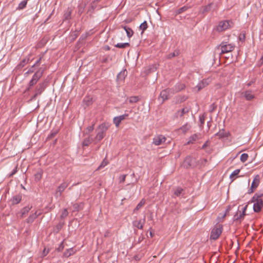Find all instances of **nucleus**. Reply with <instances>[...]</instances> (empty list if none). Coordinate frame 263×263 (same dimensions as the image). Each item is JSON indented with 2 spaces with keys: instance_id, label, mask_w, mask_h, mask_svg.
<instances>
[{
  "instance_id": "f03ea898",
  "label": "nucleus",
  "mask_w": 263,
  "mask_h": 263,
  "mask_svg": "<svg viewBox=\"0 0 263 263\" xmlns=\"http://www.w3.org/2000/svg\"><path fill=\"white\" fill-rule=\"evenodd\" d=\"M234 48L235 46L233 44L228 43L226 42H222L217 47V49H220V54H224L232 51Z\"/></svg>"
},
{
  "instance_id": "09e8293b",
  "label": "nucleus",
  "mask_w": 263,
  "mask_h": 263,
  "mask_svg": "<svg viewBox=\"0 0 263 263\" xmlns=\"http://www.w3.org/2000/svg\"><path fill=\"white\" fill-rule=\"evenodd\" d=\"M217 108V105L215 103L212 104L209 107V111L210 112H213Z\"/></svg>"
},
{
  "instance_id": "603ef678",
  "label": "nucleus",
  "mask_w": 263,
  "mask_h": 263,
  "mask_svg": "<svg viewBox=\"0 0 263 263\" xmlns=\"http://www.w3.org/2000/svg\"><path fill=\"white\" fill-rule=\"evenodd\" d=\"M199 120H200V126H202L204 124V120H205V117L204 115H202V116H200V117H199Z\"/></svg>"
},
{
  "instance_id": "6ab92c4d",
  "label": "nucleus",
  "mask_w": 263,
  "mask_h": 263,
  "mask_svg": "<svg viewBox=\"0 0 263 263\" xmlns=\"http://www.w3.org/2000/svg\"><path fill=\"white\" fill-rule=\"evenodd\" d=\"M145 218L142 220H135L133 222V226L136 227L139 229L142 230L143 228V226L145 223Z\"/></svg>"
},
{
  "instance_id": "bf43d9fd",
  "label": "nucleus",
  "mask_w": 263,
  "mask_h": 263,
  "mask_svg": "<svg viewBox=\"0 0 263 263\" xmlns=\"http://www.w3.org/2000/svg\"><path fill=\"white\" fill-rule=\"evenodd\" d=\"M57 133V132L51 133L50 135L48 136V138H51L54 137L56 135Z\"/></svg>"
},
{
  "instance_id": "864d4df0",
  "label": "nucleus",
  "mask_w": 263,
  "mask_h": 263,
  "mask_svg": "<svg viewBox=\"0 0 263 263\" xmlns=\"http://www.w3.org/2000/svg\"><path fill=\"white\" fill-rule=\"evenodd\" d=\"M37 82V81H36V80H35L32 78L29 83V87L33 86V85L36 84Z\"/></svg>"
},
{
  "instance_id": "79ce46f5",
  "label": "nucleus",
  "mask_w": 263,
  "mask_h": 263,
  "mask_svg": "<svg viewBox=\"0 0 263 263\" xmlns=\"http://www.w3.org/2000/svg\"><path fill=\"white\" fill-rule=\"evenodd\" d=\"M126 32V34H127V36L130 38L131 37L133 34H134V31L133 30H132V28L128 27V28H127V29H126L125 30Z\"/></svg>"
},
{
  "instance_id": "423d86ee",
  "label": "nucleus",
  "mask_w": 263,
  "mask_h": 263,
  "mask_svg": "<svg viewBox=\"0 0 263 263\" xmlns=\"http://www.w3.org/2000/svg\"><path fill=\"white\" fill-rule=\"evenodd\" d=\"M196 165V159L191 156L186 157L182 164L183 166L186 168H193Z\"/></svg>"
},
{
  "instance_id": "3c124183",
  "label": "nucleus",
  "mask_w": 263,
  "mask_h": 263,
  "mask_svg": "<svg viewBox=\"0 0 263 263\" xmlns=\"http://www.w3.org/2000/svg\"><path fill=\"white\" fill-rule=\"evenodd\" d=\"M28 61H29V59H25L23 60L21 62V63L20 64V66L22 67L25 66V65L28 62Z\"/></svg>"
},
{
  "instance_id": "58836bf2",
  "label": "nucleus",
  "mask_w": 263,
  "mask_h": 263,
  "mask_svg": "<svg viewBox=\"0 0 263 263\" xmlns=\"http://www.w3.org/2000/svg\"><path fill=\"white\" fill-rule=\"evenodd\" d=\"M95 123H93L91 125L88 126L85 130V134L89 135L94 129Z\"/></svg>"
},
{
  "instance_id": "052dcab7",
  "label": "nucleus",
  "mask_w": 263,
  "mask_h": 263,
  "mask_svg": "<svg viewBox=\"0 0 263 263\" xmlns=\"http://www.w3.org/2000/svg\"><path fill=\"white\" fill-rule=\"evenodd\" d=\"M33 67H32V66L31 67V68L30 69H29L27 72H26V74H29V73H31L32 72H33V70L32 69Z\"/></svg>"
},
{
  "instance_id": "f3484780",
  "label": "nucleus",
  "mask_w": 263,
  "mask_h": 263,
  "mask_svg": "<svg viewBox=\"0 0 263 263\" xmlns=\"http://www.w3.org/2000/svg\"><path fill=\"white\" fill-rule=\"evenodd\" d=\"M185 88V85L183 84H177L174 87L171 88L172 93H175L179 92Z\"/></svg>"
},
{
  "instance_id": "2f4dec72",
  "label": "nucleus",
  "mask_w": 263,
  "mask_h": 263,
  "mask_svg": "<svg viewBox=\"0 0 263 263\" xmlns=\"http://www.w3.org/2000/svg\"><path fill=\"white\" fill-rule=\"evenodd\" d=\"M72 10L70 8H68L64 13V18L65 20H70L71 18Z\"/></svg>"
},
{
  "instance_id": "5701e85b",
  "label": "nucleus",
  "mask_w": 263,
  "mask_h": 263,
  "mask_svg": "<svg viewBox=\"0 0 263 263\" xmlns=\"http://www.w3.org/2000/svg\"><path fill=\"white\" fill-rule=\"evenodd\" d=\"M22 195L18 194L13 196L11 199V201L13 204H16L19 203L22 200Z\"/></svg>"
},
{
  "instance_id": "338daca9",
  "label": "nucleus",
  "mask_w": 263,
  "mask_h": 263,
  "mask_svg": "<svg viewBox=\"0 0 263 263\" xmlns=\"http://www.w3.org/2000/svg\"><path fill=\"white\" fill-rule=\"evenodd\" d=\"M253 83V82H252V81H251V82H249V83H248V84H247V86H248V87L252 85V84Z\"/></svg>"
},
{
  "instance_id": "4be33fe9",
  "label": "nucleus",
  "mask_w": 263,
  "mask_h": 263,
  "mask_svg": "<svg viewBox=\"0 0 263 263\" xmlns=\"http://www.w3.org/2000/svg\"><path fill=\"white\" fill-rule=\"evenodd\" d=\"M199 135L195 134L191 136L190 137L189 139L188 142L185 144V145H189L190 144L193 143L195 141H196L197 139H199Z\"/></svg>"
},
{
  "instance_id": "5fc2aeb1",
  "label": "nucleus",
  "mask_w": 263,
  "mask_h": 263,
  "mask_svg": "<svg viewBox=\"0 0 263 263\" xmlns=\"http://www.w3.org/2000/svg\"><path fill=\"white\" fill-rule=\"evenodd\" d=\"M231 205H229L226 210V212H225V213L223 215V218L225 216H227L228 215V213H229V212L231 211Z\"/></svg>"
},
{
  "instance_id": "aec40b11",
  "label": "nucleus",
  "mask_w": 263,
  "mask_h": 263,
  "mask_svg": "<svg viewBox=\"0 0 263 263\" xmlns=\"http://www.w3.org/2000/svg\"><path fill=\"white\" fill-rule=\"evenodd\" d=\"M44 69L40 68L33 76L32 79L38 81L39 79L42 77Z\"/></svg>"
},
{
  "instance_id": "49530a36",
  "label": "nucleus",
  "mask_w": 263,
  "mask_h": 263,
  "mask_svg": "<svg viewBox=\"0 0 263 263\" xmlns=\"http://www.w3.org/2000/svg\"><path fill=\"white\" fill-rule=\"evenodd\" d=\"M44 53H42L41 54H40L39 59L36 61L35 64L32 66V67H34L35 65H39L40 64L41 61L42 59L43 58V57H44Z\"/></svg>"
},
{
  "instance_id": "6e6d98bb",
  "label": "nucleus",
  "mask_w": 263,
  "mask_h": 263,
  "mask_svg": "<svg viewBox=\"0 0 263 263\" xmlns=\"http://www.w3.org/2000/svg\"><path fill=\"white\" fill-rule=\"evenodd\" d=\"M64 248L63 241H62L59 245V247L57 249L58 251L61 252L62 251Z\"/></svg>"
},
{
  "instance_id": "4d7b16f0",
  "label": "nucleus",
  "mask_w": 263,
  "mask_h": 263,
  "mask_svg": "<svg viewBox=\"0 0 263 263\" xmlns=\"http://www.w3.org/2000/svg\"><path fill=\"white\" fill-rule=\"evenodd\" d=\"M245 33H240L239 36V39L241 42H244L245 40Z\"/></svg>"
},
{
  "instance_id": "0e129e2a",
  "label": "nucleus",
  "mask_w": 263,
  "mask_h": 263,
  "mask_svg": "<svg viewBox=\"0 0 263 263\" xmlns=\"http://www.w3.org/2000/svg\"><path fill=\"white\" fill-rule=\"evenodd\" d=\"M48 253V251L44 249L43 252V255L46 256Z\"/></svg>"
},
{
  "instance_id": "7c9ffc66",
  "label": "nucleus",
  "mask_w": 263,
  "mask_h": 263,
  "mask_svg": "<svg viewBox=\"0 0 263 263\" xmlns=\"http://www.w3.org/2000/svg\"><path fill=\"white\" fill-rule=\"evenodd\" d=\"M240 170L237 169L233 171L230 176L231 181H233L236 178V176L240 173Z\"/></svg>"
},
{
  "instance_id": "9d476101",
  "label": "nucleus",
  "mask_w": 263,
  "mask_h": 263,
  "mask_svg": "<svg viewBox=\"0 0 263 263\" xmlns=\"http://www.w3.org/2000/svg\"><path fill=\"white\" fill-rule=\"evenodd\" d=\"M252 202H254V211L255 212H259L263 207V200L261 199H253V197H252Z\"/></svg>"
},
{
  "instance_id": "4c0bfd02",
  "label": "nucleus",
  "mask_w": 263,
  "mask_h": 263,
  "mask_svg": "<svg viewBox=\"0 0 263 263\" xmlns=\"http://www.w3.org/2000/svg\"><path fill=\"white\" fill-rule=\"evenodd\" d=\"M191 128V126L190 124L186 123L185 125H183L180 128V130L183 133H185L187 131H188Z\"/></svg>"
},
{
  "instance_id": "f8f14e48",
  "label": "nucleus",
  "mask_w": 263,
  "mask_h": 263,
  "mask_svg": "<svg viewBox=\"0 0 263 263\" xmlns=\"http://www.w3.org/2000/svg\"><path fill=\"white\" fill-rule=\"evenodd\" d=\"M170 93H172L171 88H167L161 91L159 97L162 99V102L168 99Z\"/></svg>"
},
{
  "instance_id": "7ed1b4c3",
  "label": "nucleus",
  "mask_w": 263,
  "mask_h": 263,
  "mask_svg": "<svg viewBox=\"0 0 263 263\" xmlns=\"http://www.w3.org/2000/svg\"><path fill=\"white\" fill-rule=\"evenodd\" d=\"M222 230V225L220 224H216L211 231L210 239L215 240L217 239L221 234Z\"/></svg>"
},
{
  "instance_id": "774afa93",
  "label": "nucleus",
  "mask_w": 263,
  "mask_h": 263,
  "mask_svg": "<svg viewBox=\"0 0 263 263\" xmlns=\"http://www.w3.org/2000/svg\"><path fill=\"white\" fill-rule=\"evenodd\" d=\"M121 27L123 28L125 30V31L126 30V29H127V28H128V27L125 26H121Z\"/></svg>"
},
{
  "instance_id": "4468645a",
  "label": "nucleus",
  "mask_w": 263,
  "mask_h": 263,
  "mask_svg": "<svg viewBox=\"0 0 263 263\" xmlns=\"http://www.w3.org/2000/svg\"><path fill=\"white\" fill-rule=\"evenodd\" d=\"M211 82V79L210 78H207L205 79H203L202 81L200 82L196 87L198 88V91H200L206 86H208Z\"/></svg>"
},
{
  "instance_id": "680f3d73",
  "label": "nucleus",
  "mask_w": 263,
  "mask_h": 263,
  "mask_svg": "<svg viewBox=\"0 0 263 263\" xmlns=\"http://www.w3.org/2000/svg\"><path fill=\"white\" fill-rule=\"evenodd\" d=\"M208 143H209V141H207L202 146L201 148L202 149H204L205 148V147L208 146Z\"/></svg>"
},
{
  "instance_id": "c03bdc74",
  "label": "nucleus",
  "mask_w": 263,
  "mask_h": 263,
  "mask_svg": "<svg viewBox=\"0 0 263 263\" xmlns=\"http://www.w3.org/2000/svg\"><path fill=\"white\" fill-rule=\"evenodd\" d=\"M248 155L246 153H243L242 154H241V156H240V160L242 162H246L248 158Z\"/></svg>"
},
{
  "instance_id": "393cba45",
  "label": "nucleus",
  "mask_w": 263,
  "mask_h": 263,
  "mask_svg": "<svg viewBox=\"0 0 263 263\" xmlns=\"http://www.w3.org/2000/svg\"><path fill=\"white\" fill-rule=\"evenodd\" d=\"M93 141L95 142L94 139L93 138H91L90 136H89L88 137L85 138L83 140V141L82 142V145H83V146H87Z\"/></svg>"
},
{
  "instance_id": "1a4fd4ad",
  "label": "nucleus",
  "mask_w": 263,
  "mask_h": 263,
  "mask_svg": "<svg viewBox=\"0 0 263 263\" xmlns=\"http://www.w3.org/2000/svg\"><path fill=\"white\" fill-rule=\"evenodd\" d=\"M260 177L259 175H256L253 180L250 189L249 190V194L254 192V191L258 187L260 183Z\"/></svg>"
},
{
  "instance_id": "0eeeda50",
  "label": "nucleus",
  "mask_w": 263,
  "mask_h": 263,
  "mask_svg": "<svg viewBox=\"0 0 263 263\" xmlns=\"http://www.w3.org/2000/svg\"><path fill=\"white\" fill-rule=\"evenodd\" d=\"M69 184V182L68 181H63L58 186L55 193V196L57 197H61L63 192L68 187Z\"/></svg>"
},
{
  "instance_id": "412c9836",
  "label": "nucleus",
  "mask_w": 263,
  "mask_h": 263,
  "mask_svg": "<svg viewBox=\"0 0 263 263\" xmlns=\"http://www.w3.org/2000/svg\"><path fill=\"white\" fill-rule=\"evenodd\" d=\"M215 136H218L219 139L228 137L229 133L225 132L224 129L220 130L219 132L215 134Z\"/></svg>"
},
{
  "instance_id": "a18cd8bd",
  "label": "nucleus",
  "mask_w": 263,
  "mask_h": 263,
  "mask_svg": "<svg viewBox=\"0 0 263 263\" xmlns=\"http://www.w3.org/2000/svg\"><path fill=\"white\" fill-rule=\"evenodd\" d=\"M179 54V51H175L173 53H171L167 55V58L168 59H171L173 57H175L177 56Z\"/></svg>"
},
{
  "instance_id": "37998d69",
  "label": "nucleus",
  "mask_w": 263,
  "mask_h": 263,
  "mask_svg": "<svg viewBox=\"0 0 263 263\" xmlns=\"http://www.w3.org/2000/svg\"><path fill=\"white\" fill-rule=\"evenodd\" d=\"M108 164V161L105 159L103 160V161L101 162V164L99 165V166L98 167L97 170H100L102 168L105 167L106 165H107Z\"/></svg>"
},
{
  "instance_id": "2eb2a0df",
  "label": "nucleus",
  "mask_w": 263,
  "mask_h": 263,
  "mask_svg": "<svg viewBox=\"0 0 263 263\" xmlns=\"http://www.w3.org/2000/svg\"><path fill=\"white\" fill-rule=\"evenodd\" d=\"M241 97H244L247 101H251L255 98V96L252 93L251 90H247L242 92Z\"/></svg>"
},
{
  "instance_id": "20e7f679",
  "label": "nucleus",
  "mask_w": 263,
  "mask_h": 263,
  "mask_svg": "<svg viewBox=\"0 0 263 263\" xmlns=\"http://www.w3.org/2000/svg\"><path fill=\"white\" fill-rule=\"evenodd\" d=\"M233 25L234 23L232 21H222L219 23L216 29L218 31L221 32L233 27Z\"/></svg>"
},
{
  "instance_id": "8fccbe9b",
  "label": "nucleus",
  "mask_w": 263,
  "mask_h": 263,
  "mask_svg": "<svg viewBox=\"0 0 263 263\" xmlns=\"http://www.w3.org/2000/svg\"><path fill=\"white\" fill-rule=\"evenodd\" d=\"M68 212L67 209H65L62 213V214L61 215V218L62 219H64L68 215Z\"/></svg>"
},
{
  "instance_id": "9b49d317",
  "label": "nucleus",
  "mask_w": 263,
  "mask_h": 263,
  "mask_svg": "<svg viewBox=\"0 0 263 263\" xmlns=\"http://www.w3.org/2000/svg\"><path fill=\"white\" fill-rule=\"evenodd\" d=\"M166 141V138L163 135H158L153 138V143L155 145H160L164 143Z\"/></svg>"
},
{
  "instance_id": "a19ab883",
  "label": "nucleus",
  "mask_w": 263,
  "mask_h": 263,
  "mask_svg": "<svg viewBox=\"0 0 263 263\" xmlns=\"http://www.w3.org/2000/svg\"><path fill=\"white\" fill-rule=\"evenodd\" d=\"M253 197V199H261V200H262V198H263V193H256L254 196Z\"/></svg>"
},
{
  "instance_id": "bb28decb",
  "label": "nucleus",
  "mask_w": 263,
  "mask_h": 263,
  "mask_svg": "<svg viewBox=\"0 0 263 263\" xmlns=\"http://www.w3.org/2000/svg\"><path fill=\"white\" fill-rule=\"evenodd\" d=\"M125 70L121 71L117 76V79L118 81H123L126 76Z\"/></svg>"
},
{
  "instance_id": "c9c22d12",
  "label": "nucleus",
  "mask_w": 263,
  "mask_h": 263,
  "mask_svg": "<svg viewBox=\"0 0 263 263\" xmlns=\"http://www.w3.org/2000/svg\"><path fill=\"white\" fill-rule=\"evenodd\" d=\"M189 8V7L184 6L178 9L177 10H176V14L177 15V14H181L182 12L186 11Z\"/></svg>"
},
{
  "instance_id": "e433bc0d",
  "label": "nucleus",
  "mask_w": 263,
  "mask_h": 263,
  "mask_svg": "<svg viewBox=\"0 0 263 263\" xmlns=\"http://www.w3.org/2000/svg\"><path fill=\"white\" fill-rule=\"evenodd\" d=\"M130 44L128 43H118L115 45V47L119 48H125L127 47H129Z\"/></svg>"
},
{
  "instance_id": "473e14b6",
  "label": "nucleus",
  "mask_w": 263,
  "mask_h": 263,
  "mask_svg": "<svg viewBox=\"0 0 263 263\" xmlns=\"http://www.w3.org/2000/svg\"><path fill=\"white\" fill-rule=\"evenodd\" d=\"M148 27L147 23L146 21H144L139 26V28L142 30L141 33L142 34Z\"/></svg>"
},
{
  "instance_id": "ddd939ff",
  "label": "nucleus",
  "mask_w": 263,
  "mask_h": 263,
  "mask_svg": "<svg viewBox=\"0 0 263 263\" xmlns=\"http://www.w3.org/2000/svg\"><path fill=\"white\" fill-rule=\"evenodd\" d=\"M128 116V114H125L119 116L115 117L113 119V122L115 124L116 126L118 127L119 126L121 121L125 120Z\"/></svg>"
},
{
  "instance_id": "69168bd1",
  "label": "nucleus",
  "mask_w": 263,
  "mask_h": 263,
  "mask_svg": "<svg viewBox=\"0 0 263 263\" xmlns=\"http://www.w3.org/2000/svg\"><path fill=\"white\" fill-rule=\"evenodd\" d=\"M143 237H139V240H138V242H139H139H140L143 240Z\"/></svg>"
},
{
  "instance_id": "b1692460",
  "label": "nucleus",
  "mask_w": 263,
  "mask_h": 263,
  "mask_svg": "<svg viewBox=\"0 0 263 263\" xmlns=\"http://www.w3.org/2000/svg\"><path fill=\"white\" fill-rule=\"evenodd\" d=\"M212 5V3H210L206 6L202 7L200 9L199 12L202 14H204L205 13L209 12L211 10Z\"/></svg>"
},
{
  "instance_id": "6e6552de",
  "label": "nucleus",
  "mask_w": 263,
  "mask_h": 263,
  "mask_svg": "<svg viewBox=\"0 0 263 263\" xmlns=\"http://www.w3.org/2000/svg\"><path fill=\"white\" fill-rule=\"evenodd\" d=\"M248 205H246L241 209L242 212L240 211H238L233 217V220L234 221H238L240 222L246 215V211L247 210Z\"/></svg>"
},
{
  "instance_id": "39448f33",
  "label": "nucleus",
  "mask_w": 263,
  "mask_h": 263,
  "mask_svg": "<svg viewBox=\"0 0 263 263\" xmlns=\"http://www.w3.org/2000/svg\"><path fill=\"white\" fill-rule=\"evenodd\" d=\"M48 81L46 79L43 82L38 84L35 88V93L32 99H35L37 96L40 95L45 90L46 88L48 86Z\"/></svg>"
},
{
  "instance_id": "a211bd4d",
  "label": "nucleus",
  "mask_w": 263,
  "mask_h": 263,
  "mask_svg": "<svg viewBox=\"0 0 263 263\" xmlns=\"http://www.w3.org/2000/svg\"><path fill=\"white\" fill-rule=\"evenodd\" d=\"M41 214V212H39L37 211H36L35 213L29 216V217L26 220V222L28 223H32L34 220Z\"/></svg>"
},
{
  "instance_id": "c85d7f7f",
  "label": "nucleus",
  "mask_w": 263,
  "mask_h": 263,
  "mask_svg": "<svg viewBox=\"0 0 263 263\" xmlns=\"http://www.w3.org/2000/svg\"><path fill=\"white\" fill-rule=\"evenodd\" d=\"M173 191L174 195L178 197L182 194L183 192L184 191V190L180 187H177L175 189H174Z\"/></svg>"
},
{
  "instance_id": "13d9d810",
  "label": "nucleus",
  "mask_w": 263,
  "mask_h": 263,
  "mask_svg": "<svg viewBox=\"0 0 263 263\" xmlns=\"http://www.w3.org/2000/svg\"><path fill=\"white\" fill-rule=\"evenodd\" d=\"M126 175H123L120 176V182H124L125 180Z\"/></svg>"
},
{
  "instance_id": "72a5a7b5",
  "label": "nucleus",
  "mask_w": 263,
  "mask_h": 263,
  "mask_svg": "<svg viewBox=\"0 0 263 263\" xmlns=\"http://www.w3.org/2000/svg\"><path fill=\"white\" fill-rule=\"evenodd\" d=\"M145 203V201L144 199H142L140 202L137 204L136 207L135 208L134 212H136V211L139 210L140 208H141Z\"/></svg>"
},
{
  "instance_id": "dca6fc26",
  "label": "nucleus",
  "mask_w": 263,
  "mask_h": 263,
  "mask_svg": "<svg viewBox=\"0 0 263 263\" xmlns=\"http://www.w3.org/2000/svg\"><path fill=\"white\" fill-rule=\"evenodd\" d=\"M190 111V109L185 107L181 109V110H178L175 114V116L176 117H182L184 115L187 114Z\"/></svg>"
},
{
  "instance_id": "a878e982",
  "label": "nucleus",
  "mask_w": 263,
  "mask_h": 263,
  "mask_svg": "<svg viewBox=\"0 0 263 263\" xmlns=\"http://www.w3.org/2000/svg\"><path fill=\"white\" fill-rule=\"evenodd\" d=\"M32 209V206H26L23 208L21 211V217H24L30 210Z\"/></svg>"
},
{
  "instance_id": "e2e57ef3",
  "label": "nucleus",
  "mask_w": 263,
  "mask_h": 263,
  "mask_svg": "<svg viewBox=\"0 0 263 263\" xmlns=\"http://www.w3.org/2000/svg\"><path fill=\"white\" fill-rule=\"evenodd\" d=\"M17 172V170H16V168H15L13 171L11 173V174L9 175L10 177H11L14 174H15L16 173V172Z\"/></svg>"
},
{
  "instance_id": "c756f323",
  "label": "nucleus",
  "mask_w": 263,
  "mask_h": 263,
  "mask_svg": "<svg viewBox=\"0 0 263 263\" xmlns=\"http://www.w3.org/2000/svg\"><path fill=\"white\" fill-rule=\"evenodd\" d=\"M83 208V203H74L73 205V212L79 211Z\"/></svg>"
},
{
  "instance_id": "f257e3e1",
  "label": "nucleus",
  "mask_w": 263,
  "mask_h": 263,
  "mask_svg": "<svg viewBox=\"0 0 263 263\" xmlns=\"http://www.w3.org/2000/svg\"><path fill=\"white\" fill-rule=\"evenodd\" d=\"M109 127V125L106 123H103L98 126L96 129V135L93 138L95 143L100 142L105 137L106 132Z\"/></svg>"
},
{
  "instance_id": "de8ad7c7",
  "label": "nucleus",
  "mask_w": 263,
  "mask_h": 263,
  "mask_svg": "<svg viewBox=\"0 0 263 263\" xmlns=\"http://www.w3.org/2000/svg\"><path fill=\"white\" fill-rule=\"evenodd\" d=\"M34 176H35V180H40L42 178V172L40 171V172H37L35 174Z\"/></svg>"
},
{
  "instance_id": "f704fd0d",
  "label": "nucleus",
  "mask_w": 263,
  "mask_h": 263,
  "mask_svg": "<svg viewBox=\"0 0 263 263\" xmlns=\"http://www.w3.org/2000/svg\"><path fill=\"white\" fill-rule=\"evenodd\" d=\"M27 4V1L26 0H23L18 4L17 10H22L24 9L26 7Z\"/></svg>"
},
{
  "instance_id": "cd10ccee",
  "label": "nucleus",
  "mask_w": 263,
  "mask_h": 263,
  "mask_svg": "<svg viewBox=\"0 0 263 263\" xmlns=\"http://www.w3.org/2000/svg\"><path fill=\"white\" fill-rule=\"evenodd\" d=\"M76 251L73 249V248H70L69 249L66 250V251L64 253L63 256L65 257H68L71 255L74 254Z\"/></svg>"
},
{
  "instance_id": "ea45409f",
  "label": "nucleus",
  "mask_w": 263,
  "mask_h": 263,
  "mask_svg": "<svg viewBox=\"0 0 263 263\" xmlns=\"http://www.w3.org/2000/svg\"><path fill=\"white\" fill-rule=\"evenodd\" d=\"M139 100V98L138 96L131 97L129 99V102L130 103H137Z\"/></svg>"
}]
</instances>
